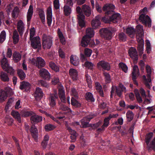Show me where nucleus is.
<instances>
[{
    "instance_id": "obj_1",
    "label": "nucleus",
    "mask_w": 155,
    "mask_h": 155,
    "mask_svg": "<svg viewBox=\"0 0 155 155\" xmlns=\"http://www.w3.org/2000/svg\"><path fill=\"white\" fill-rule=\"evenodd\" d=\"M116 31L115 28L109 27L101 28L99 31V32L102 38L106 40H110L112 38L113 34Z\"/></svg>"
},
{
    "instance_id": "obj_2",
    "label": "nucleus",
    "mask_w": 155,
    "mask_h": 155,
    "mask_svg": "<svg viewBox=\"0 0 155 155\" xmlns=\"http://www.w3.org/2000/svg\"><path fill=\"white\" fill-rule=\"evenodd\" d=\"M94 35V32L93 28H88L86 30V34L82 38L81 42L82 46L85 47L88 45L91 38Z\"/></svg>"
},
{
    "instance_id": "obj_3",
    "label": "nucleus",
    "mask_w": 155,
    "mask_h": 155,
    "mask_svg": "<svg viewBox=\"0 0 155 155\" xmlns=\"http://www.w3.org/2000/svg\"><path fill=\"white\" fill-rule=\"evenodd\" d=\"M53 43V38L45 34L42 35V45L44 49H50Z\"/></svg>"
},
{
    "instance_id": "obj_4",
    "label": "nucleus",
    "mask_w": 155,
    "mask_h": 155,
    "mask_svg": "<svg viewBox=\"0 0 155 155\" xmlns=\"http://www.w3.org/2000/svg\"><path fill=\"white\" fill-rule=\"evenodd\" d=\"M139 19L140 21L146 26L147 24L148 27H151V20L148 15L142 13L140 15Z\"/></svg>"
},
{
    "instance_id": "obj_5",
    "label": "nucleus",
    "mask_w": 155,
    "mask_h": 155,
    "mask_svg": "<svg viewBox=\"0 0 155 155\" xmlns=\"http://www.w3.org/2000/svg\"><path fill=\"white\" fill-rule=\"evenodd\" d=\"M30 40H31V46L33 48H40L41 45L40 39L39 37H34Z\"/></svg>"
},
{
    "instance_id": "obj_6",
    "label": "nucleus",
    "mask_w": 155,
    "mask_h": 155,
    "mask_svg": "<svg viewBox=\"0 0 155 155\" xmlns=\"http://www.w3.org/2000/svg\"><path fill=\"white\" fill-rule=\"evenodd\" d=\"M115 6L112 4H106L103 8V10L105 11L106 15H110L114 12Z\"/></svg>"
},
{
    "instance_id": "obj_7",
    "label": "nucleus",
    "mask_w": 155,
    "mask_h": 155,
    "mask_svg": "<svg viewBox=\"0 0 155 155\" xmlns=\"http://www.w3.org/2000/svg\"><path fill=\"white\" fill-rule=\"evenodd\" d=\"M122 91L121 90L120 88L113 86L112 87L111 91L110 97L112 98L113 95L114 94H115V95H117L119 97H120L122 94Z\"/></svg>"
},
{
    "instance_id": "obj_8",
    "label": "nucleus",
    "mask_w": 155,
    "mask_h": 155,
    "mask_svg": "<svg viewBox=\"0 0 155 155\" xmlns=\"http://www.w3.org/2000/svg\"><path fill=\"white\" fill-rule=\"evenodd\" d=\"M58 98V96L57 92L54 94H50L49 97V103L50 106L54 107L56 105V99Z\"/></svg>"
},
{
    "instance_id": "obj_9",
    "label": "nucleus",
    "mask_w": 155,
    "mask_h": 155,
    "mask_svg": "<svg viewBox=\"0 0 155 155\" xmlns=\"http://www.w3.org/2000/svg\"><path fill=\"white\" fill-rule=\"evenodd\" d=\"M97 66L98 68H102L104 70L107 71L109 70L110 68L109 64L104 61H99L97 64Z\"/></svg>"
},
{
    "instance_id": "obj_10",
    "label": "nucleus",
    "mask_w": 155,
    "mask_h": 155,
    "mask_svg": "<svg viewBox=\"0 0 155 155\" xmlns=\"http://www.w3.org/2000/svg\"><path fill=\"white\" fill-rule=\"evenodd\" d=\"M129 54L130 57L134 61H137L138 57L136 49L133 47L130 48L129 50Z\"/></svg>"
},
{
    "instance_id": "obj_11",
    "label": "nucleus",
    "mask_w": 155,
    "mask_h": 155,
    "mask_svg": "<svg viewBox=\"0 0 155 155\" xmlns=\"http://www.w3.org/2000/svg\"><path fill=\"white\" fill-rule=\"evenodd\" d=\"M136 38L137 39H143V27L140 25H137L136 27Z\"/></svg>"
},
{
    "instance_id": "obj_12",
    "label": "nucleus",
    "mask_w": 155,
    "mask_h": 155,
    "mask_svg": "<svg viewBox=\"0 0 155 155\" xmlns=\"http://www.w3.org/2000/svg\"><path fill=\"white\" fill-rule=\"evenodd\" d=\"M139 71L138 67L137 65H134L133 68L132 73V78L134 84L138 85V83L136 81L137 75L139 74Z\"/></svg>"
},
{
    "instance_id": "obj_13",
    "label": "nucleus",
    "mask_w": 155,
    "mask_h": 155,
    "mask_svg": "<svg viewBox=\"0 0 155 155\" xmlns=\"http://www.w3.org/2000/svg\"><path fill=\"white\" fill-rule=\"evenodd\" d=\"M137 41L138 42L137 46V51L139 52V54L141 56L143 53L144 41L143 39H137Z\"/></svg>"
},
{
    "instance_id": "obj_14",
    "label": "nucleus",
    "mask_w": 155,
    "mask_h": 155,
    "mask_svg": "<svg viewBox=\"0 0 155 155\" xmlns=\"http://www.w3.org/2000/svg\"><path fill=\"white\" fill-rule=\"evenodd\" d=\"M30 132L32 137L35 140L37 141L38 140V129L35 125H31L30 128Z\"/></svg>"
},
{
    "instance_id": "obj_15",
    "label": "nucleus",
    "mask_w": 155,
    "mask_h": 155,
    "mask_svg": "<svg viewBox=\"0 0 155 155\" xmlns=\"http://www.w3.org/2000/svg\"><path fill=\"white\" fill-rule=\"evenodd\" d=\"M46 18L47 20V24L49 26H50L52 21V11L51 8L49 7L47 10Z\"/></svg>"
},
{
    "instance_id": "obj_16",
    "label": "nucleus",
    "mask_w": 155,
    "mask_h": 155,
    "mask_svg": "<svg viewBox=\"0 0 155 155\" xmlns=\"http://www.w3.org/2000/svg\"><path fill=\"white\" fill-rule=\"evenodd\" d=\"M100 19V16L98 15L95 17V19L92 20L91 25L93 28H97L100 26L101 24Z\"/></svg>"
},
{
    "instance_id": "obj_17",
    "label": "nucleus",
    "mask_w": 155,
    "mask_h": 155,
    "mask_svg": "<svg viewBox=\"0 0 155 155\" xmlns=\"http://www.w3.org/2000/svg\"><path fill=\"white\" fill-rule=\"evenodd\" d=\"M42 117L37 115L33 112V114L31 115L30 120L32 124H35L37 123L42 120Z\"/></svg>"
},
{
    "instance_id": "obj_18",
    "label": "nucleus",
    "mask_w": 155,
    "mask_h": 155,
    "mask_svg": "<svg viewBox=\"0 0 155 155\" xmlns=\"http://www.w3.org/2000/svg\"><path fill=\"white\" fill-rule=\"evenodd\" d=\"M40 76L44 79L49 80L50 74L48 71L45 68H42L39 70Z\"/></svg>"
},
{
    "instance_id": "obj_19",
    "label": "nucleus",
    "mask_w": 155,
    "mask_h": 155,
    "mask_svg": "<svg viewBox=\"0 0 155 155\" xmlns=\"http://www.w3.org/2000/svg\"><path fill=\"white\" fill-rule=\"evenodd\" d=\"M31 86L30 84L28 82L23 81L20 83L19 88L21 90H24L27 91H29Z\"/></svg>"
},
{
    "instance_id": "obj_20",
    "label": "nucleus",
    "mask_w": 155,
    "mask_h": 155,
    "mask_svg": "<svg viewBox=\"0 0 155 155\" xmlns=\"http://www.w3.org/2000/svg\"><path fill=\"white\" fill-rule=\"evenodd\" d=\"M92 117L89 118L88 117H85L81 120L82 128H86L90 126L89 122Z\"/></svg>"
},
{
    "instance_id": "obj_21",
    "label": "nucleus",
    "mask_w": 155,
    "mask_h": 155,
    "mask_svg": "<svg viewBox=\"0 0 155 155\" xmlns=\"http://www.w3.org/2000/svg\"><path fill=\"white\" fill-rule=\"evenodd\" d=\"M25 27L24 24L21 20H19L17 23V29L20 35H22L24 31Z\"/></svg>"
},
{
    "instance_id": "obj_22",
    "label": "nucleus",
    "mask_w": 155,
    "mask_h": 155,
    "mask_svg": "<svg viewBox=\"0 0 155 155\" xmlns=\"http://www.w3.org/2000/svg\"><path fill=\"white\" fill-rule=\"evenodd\" d=\"M33 13V8L32 5H30L27 14V21L28 25H30V21Z\"/></svg>"
},
{
    "instance_id": "obj_23",
    "label": "nucleus",
    "mask_w": 155,
    "mask_h": 155,
    "mask_svg": "<svg viewBox=\"0 0 155 155\" xmlns=\"http://www.w3.org/2000/svg\"><path fill=\"white\" fill-rule=\"evenodd\" d=\"M37 62L36 66L38 68H41L44 67L45 65V62L41 57L37 58Z\"/></svg>"
},
{
    "instance_id": "obj_24",
    "label": "nucleus",
    "mask_w": 155,
    "mask_h": 155,
    "mask_svg": "<svg viewBox=\"0 0 155 155\" xmlns=\"http://www.w3.org/2000/svg\"><path fill=\"white\" fill-rule=\"evenodd\" d=\"M58 95L61 101L63 102H65V93L63 87H61L59 88Z\"/></svg>"
},
{
    "instance_id": "obj_25",
    "label": "nucleus",
    "mask_w": 155,
    "mask_h": 155,
    "mask_svg": "<svg viewBox=\"0 0 155 155\" xmlns=\"http://www.w3.org/2000/svg\"><path fill=\"white\" fill-rule=\"evenodd\" d=\"M111 21L114 23H116L119 21L121 19L120 15L117 13L114 14L110 17Z\"/></svg>"
},
{
    "instance_id": "obj_26",
    "label": "nucleus",
    "mask_w": 155,
    "mask_h": 155,
    "mask_svg": "<svg viewBox=\"0 0 155 155\" xmlns=\"http://www.w3.org/2000/svg\"><path fill=\"white\" fill-rule=\"evenodd\" d=\"M71 63L74 66H78L79 64V59L78 58L76 55H72L70 58Z\"/></svg>"
},
{
    "instance_id": "obj_27",
    "label": "nucleus",
    "mask_w": 155,
    "mask_h": 155,
    "mask_svg": "<svg viewBox=\"0 0 155 155\" xmlns=\"http://www.w3.org/2000/svg\"><path fill=\"white\" fill-rule=\"evenodd\" d=\"M82 8L86 16H90L91 14V9L89 6L85 4L83 5L82 6Z\"/></svg>"
},
{
    "instance_id": "obj_28",
    "label": "nucleus",
    "mask_w": 155,
    "mask_h": 155,
    "mask_svg": "<svg viewBox=\"0 0 155 155\" xmlns=\"http://www.w3.org/2000/svg\"><path fill=\"white\" fill-rule=\"evenodd\" d=\"M70 75L73 80H77L78 78V72L73 68H71L69 71Z\"/></svg>"
},
{
    "instance_id": "obj_29",
    "label": "nucleus",
    "mask_w": 155,
    "mask_h": 155,
    "mask_svg": "<svg viewBox=\"0 0 155 155\" xmlns=\"http://www.w3.org/2000/svg\"><path fill=\"white\" fill-rule=\"evenodd\" d=\"M0 78L2 81L5 82H8L10 80L8 75L3 71L1 72Z\"/></svg>"
},
{
    "instance_id": "obj_30",
    "label": "nucleus",
    "mask_w": 155,
    "mask_h": 155,
    "mask_svg": "<svg viewBox=\"0 0 155 155\" xmlns=\"http://www.w3.org/2000/svg\"><path fill=\"white\" fill-rule=\"evenodd\" d=\"M95 87L96 90L99 93L100 95L102 97H103L104 93L102 87L99 82H95Z\"/></svg>"
},
{
    "instance_id": "obj_31",
    "label": "nucleus",
    "mask_w": 155,
    "mask_h": 155,
    "mask_svg": "<svg viewBox=\"0 0 155 155\" xmlns=\"http://www.w3.org/2000/svg\"><path fill=\"white\" fill-rule=\"evenodd\" d=\"M11 114L17 120L19 123H20L21 122L20 115L18 111L15 110L12 111Z\"/></svg>"
},
{
    "instance_id": "obj_32",
    "label": "nucleus",
    "mask_w": 155,
    "mask_h": 155,
    "mask_svg": "<svg viewBox=\"0 0 155 155\" xmlns=\"http://www.w3.org/2000/svg\"><path fill=\"white\" fill-rule=\"evenodd\" d=\"M78 24L80 26L81 28L84 27L85 26V23L84 21L85 16L84 15H80V17H78Z\"/></svg>"
},
{
    "instance_id": "obj_33",
    "label": "nucleus",
    "mask_w": 155,
    "mask_h": 155,
    "mask_svg": "<svg viewBox=\"0 0 155 155\" xmlns=\"http://www.w3.org/2000/svg\"><path fill=\"white\" fill-rule=\"evenodd\" d=\"M21 57L20 54L16 52H14L13 54V58L15 62H18L19 61Z\"/></svg>"
},
{
    "instance_id": "obj_34",
    "label": "nucleus",
    "mask_w": 155,
    "mask_h": 155,
    "mask_svg": "<svg viewBox=\"0 0 155 155\" xmlns=\"http://www.w3.org/2000/svg\"><path fill=\"white\" fill-rule=\"evenodd\" d=\"M12 38L13 42L14 44H17L19 41V35L16 31H15L13 34Z\"/></svg>"
},
{
    "instance_id": "obj_35",
    "label": "nucleus",
    "mask_w": 155,
    "mask_h": 155,
    "mask_svg": "<svg viewBox=\"0 0 155 155\" xmlns=\"http://www.w3.org/2000/svg\"><path fill=\"white\" fill-rule=\"evenodd\" d=\"M63 11L64 15L66 16H68L71 13V9L69 6L66 5L64 7Z\"/></svg>"
},
{
    "instance_id": "obj_36",
    "label": "nucleus",
    "mask_w": 155,
    "mask_h": 155,
    "mask_svg": "<svg viewBox=\"0 0 155 155\" xmlns=\"http://www.w3.org/2000/svg\"><path fill=\"white\" fill-rule=\"evenodd\" d=\"M20 12L19 8L17 6L15 7L12 13V16L14 19H16L18 17Z\"/></svg>"
},
{
    "instance_id": "obj_37",
    "label": "nucleus",
    "mask_w": 155,
    "mask_h": 155,
    "mask_svg": "<svg viewBox=\"0 0 155 155\" xmlns=\"http://www.w3.org/2000/svg\"><path fill=\"white\" fill-rule=\"evenodd\" d=\"M146 68L147 72V78L148 81H149V82L150 83L151 81V68L148 65H147L146 66Z\"/></svg>"
},
{
    "instance_id": "obj_38",
    "label": "nucleus",
    "mask_w": 155,
    "mask_h": 155,
    "mask_svg": "<svg viewBox=\"0 0 155 155\" xmlns=\"http://www.w3.org/2000/svg\"><path fill=\"white\" fill-rule=\"evenodd\" d=\"M43 95V93L42 90L39 87H37L36 89L35 97H41Z\"/></svg>"
},
{
    "instance_id": "obj_39",
    "label": "nucleus",
    "mask_w": 155,
    "mask_h": 155,
    "mask_svg": "<svg viewBox=\"0 0 155 155\" xmlns=\"http://www.w3.org/2000/svg\"><path fill=\"white\" fill-rule=\"evenodd\" d=\"M1 65L2 68L4 70L9 66L8 61L7 59L5 57L4 55V57L1 61Z\"/></svg>"
},
{
    "instance_id": "obj_40",
    "label": "nucleus",
    "mask_w": 155,
    "mask_h": 155,
    "mask_svg": "<svg viewBox=\"0 0 155 155\" xmlns=\"http://www.w3.org/2000/svg\"><path fill=\"white\" fill-rule=\"evenodd\" d=\"M135 33V30L134 28L132 27L128 28L126 29V33L132 38L134 35Z\"/></svg>"
},
{
    "instance_id": "obj_41",
    "label": "nucleus",
    "mask_w": 155,
    "mask_h": 155,
    "mask_svg": "<svg viewBox=\"0 0 155 155\" xmlns=\"http://www.w3.org/2000/svg\"><path fill=\"white\" fill-rule=\"evenodd\" d=\"M134 114L132 111L129 110L126 113V117L127 119V121L130 122L134 118Z\"/></svg>"
},
{
    "instance_id": "obj_42",
    "label": "nucleus",
    "mask_w": 155,
    "mask_h": 155,
    "mask_svg": "<svg viewBox=\"0 0 155 155\" xmlns=\"http://www.w3.org/2000/svg\"><path fill=\"white\" fill-rule=\"evenodd\" d=\"M38 13L39 17L41 20V22L43 24L45 23V15L44 11L41 9H40L38 10Z\"/></svg>"
},
{
    "instance_id": "obj_43",
    "label": "nucleus",
    "mask_w": 155,
    "mask_h": 155,
    "mask_svg": "<svg viewBox=\"0 0 155 155\" xmlns=\"http://www.w3.org/2000/svg\"><path fill=\"white\" fill-rule=\"evenodd\" d=\"M58 34L61 42L62 44H64L65 43V39L60 29L59 28L58 30Z\"/></svg>"
},
{
    "instance_id": "obj_44",
    "label": "nucleus",
    "mask_w": 155,
    "mask_h": 155,
    "mask_svg": "<svg viewBox=\"0 0 155 155\" xmlns=\"http://www.w3.org/2000/svg\"><path fill=\"white\" fill-rule=\"evenodd\" d=\"M134 92L137 101L139 103H142L143 101L141 97L140 96L138 90L137 89H135L134 90Z\"/></svg>"
},
{
    "instance_id": "obj_45",
    "label": "nucleus",
    "mask_w": 155,
    "mask_h": 155,
    "mask_svg": "<svg viewBox=\"0 0 155 155\" xmlns=\"http://www.w3.org/2000/svg\"><path fill=\"white\" fill-rule=\"evenodd\" d=\"M17 74L20 78L21 80L25 79L26 77V74L25 72L21 69L17 70Z\"/></svg>"
},
{
    "instance_id": "obj_46",
    "label": "nucleus",
    "mask_w": 155,
    "mask_h": 155,
    "mask_svg": "<svg viewBox=\"0 0 155 155\" xmlns=\"http://www.w3.org/2000/svg\"><path fill=\"white\" fill-rule=\"evenodd\" d=\"M59 109L64 111H67L68 112L71 111L70 108L64 104H59Z\"/></svg>"
},
{
    "instance_id": "obj_47",
    "label": "nucleus",
    "mask_w": 155,
    "mask_h": 155,
    "mask_svg": "<svg viewBox=\"0 0 155 155\" xmlns=\"http://www.w3.org/2000/svg\"><path fill=\"white\" fill-rule=\"evenodd\" d=\"M85 97L87 101L91 102H94V99L93 97V94L91 92H88L87 93Z\"/></svg>"
},
{
    "instance_id": "obj_48",
    "label": "nucleus",
    "mask_w": 155,
    "mask_h": 155,
    "mask_svg": "<svg viewBox=\"0 0 155 155\" xmlns=\"http://www.w3.org/2000/svg\"><path fill=\"white\" fill-rule=\"evenodd\" d=\"M71 104L75 107H80L81 106V104L74 98L72 97L71 99Z\"/></svg>"
},
{
    "instance_id": "obj_49",
    "label": "nucleus",
    "mask_w": 155,
    "mask_h": 155,
    "mask_svg": "<svg viewBox=\"0 0 155 155\" xmlns=\"http://www.w3.org/2000/svg\"><path fill=\"white\" fill-rule=\"evenodd\" d=\"M86 81L87 84L88 86L90 88L92 87V81L91 79V77L88 74H86L85 75Z\"/></svg>"
},
{
    "instance_id": "obj_50",
    "label": "nucleus",
    "mask_w": 155,
    "mask_h": 155,
    "mask_svg": "<svg viewBox=\"0 0 155 155\" xmlns=\"http://www.w3.org/2000/svg\"><path fill=\"white\" fill-rule=\"evenodd\" d=\"M103 74L104 76L105 82L106 84L110 83L111 81V77L109 73L106 72L103 73Z\"/></svg>"
},
{
    "instance_id": "obj_51",
    "label": "nucleus",
    "mask_w": 155,
    "mask_h": 155,
    "mask_svg": "<svg viewBox=\"0 0 155 155\" xmlns=\"http://www.w3.org/2000/svg\"><path fill=\"white\" fill-rule=\"evenodd\" d=\"M7 97V93L5 91H2L0 93V102L4 101Z\"/></svg>"
},
{
    "instance_id": "obj_52",
    "label": "nucleus",
    "mask_w": 155,
    "mask_h": 155,
    "mask_svg": "<svg viewBox=\"0 0 155 155\" xmlns=\"http://www.w3.org/2000/svg\"><path fill=\"white\" fill-rule=\"evenodd\" d=\"M6 33L5 31H2L0 34V43H2L5 39Z\"/></svg>"
},
{
    "instance_id": "obj_53",
    "label": "nucleus",
    "mask_w": 155,
    "mask_h": 155,
    "mask_svg": "<svg viewBox=\"0 0 155 155\" xmlns=\"http://www.w3.org/2000/svg\"><path fill=\"white\" fill-rule=\"evenodd\" d=\"M49 65L50 67L54 71L57 72L59 71V68L55 64L51 61L49 63Z\"/></svg>"
},
{
    "instance_id": "obj_54",
    "label": "nucleus",
    "mask_w": 155,
    "mask_h": 155,
    "mask_svg": "<svg viewBox=\"0 0 155 155\" xmlns=\"http://www.w3.org/2000/svg\"><path fill=\"white\" fill-rule=\"evenodd\" d=\"M33 112L31 111H22L21 112V115L22 117H26L31 116L33 114Z\"/></svg>"
},
{
    "instance_id": "obj_55",
    "label": "nucleus",
    "mask_w": 155,
    "mask_h": 155,
    "mask_svg": "<svg viewBox=\"0 0 155 155\" xmlns=\"http://www.w3.org/2000/svg\"><path fill=\"white\" fill-rule=\"evenodd\" d=\"M55 128V127L51 124H48L45 125V130L46 131H49L54 130Z\"/></svg>"
},
{
    "instance_id": "obj_56",
    "label": "nucleus",
    "mask_w": 155,
    "mask_h": 155,
    "mask_svg": "<svg viewBox=\"0 0 155 155\" xmlns=\"http://www.w3.org/2000/svg\"><path fill=\"white\" fill-rule=\"evenodd\" d=\"M147 148L148 150L152 149L155 151V138L153 140L150 145L147 146Z\"/></svg>"
},
{
    "instance_id": "obj_57",
    "label": "nucleus",
    "mask_w": 155,
    "mask_h": 155,
    "mask_svg": "<svg viewBox=\"0 0 155 155\" xmlns=\"http://www.w3.org/2000/svg\"><path fill=\"white\" fill-rule=\"evenodd\" d=\"M153 136V134L152 133H149L147 135L146 138V143L147 146L149 145V142Z\"/></svg>"
},
{
    "instance_id": "obj_58",
    "label": "nucleus",
    "mask_w": 155,
    "mask_h": 155,
    "mask_svg": "<svg viewBox=\"0 0 155 155\" xmlns=\"http://www.w3.org/2000/svg\"><path fill=\"white\" fill-rule=\"evenodd\" d=\"M4 70L6 71L8 73L10 74L11 75H13L14 74L15 71L12 67L9 66L7 67L6 69H5Z\"/></svg>"
},
{
    "instance_id": "obj_59",
    "label": "nucleus",
    "mask_w": 155,
    "mask_h": 155,
    "mask_svg": "<svg viewBox=\"0 0 155 155\" xmlns=\"http://www.w3.org/2000/svg\"><path fill=\"white\" fill-rule=\"evenodd\" d=\"M119 65L122 70L125 73H127V71L128 68L127 65L123 63H120L119 64Z\"/></svg>"
},
{
    "instance_id": "obj_60",
    "label": "nucleus",
    "mask_w": 155,
    "mask_h": 155,
    "mask_svg": "<svg viewBox=\"0 0 155 155\" xmlns=\"http://www.w3.org/2000/svg\"><path fill=\"white\" fill-rule=\"evenodd\" d=\"M119 39L120 40L123 41H125L126 40V36L125 34L122 32L120 33L118 35Z\"/></svg>"
},
{
    "instance_id": "obj_61",
    "label": "nucleus",
    "mask_w": 155,
    "mask_h": 155,
    "mask_svg": "<svg viewBox=\"0 0 155 155\" xmlns=\"http://www.w3.org/2000/svg\"><path fill=\"white\" fill-rule=\"evenodd\" d=\"M38 84L41 86L45 87L48 88L49 87V85L45 81L42 80L39 81L38 82Z\"/></svg>"
},
{
    "instance_id": "obj_62",
    "label": "nucleus",
    "mask_w": 155,
    "mask_h": 155,
    "mask_svg": "<svg viewBox=\"0 0 155 155\" xmlns=\"http://www.w3.org/2000/svg\"><path fill=\"white\" fill-rule=\"evenodd\" d=\"M110 118L109 117L105 118L104 120V123L102 125L105 128H107L109 125V120H110Z\"/></svg>"
},
{
    "instance_id": "obj_63",
    "label": "nucleus",
    "mask_w": 155,
    "mask_h": 155,
    "mask_svg": "<svg viewBox=\"0 0 155 155\" xmlns=\"http://www.w3.org/2000/svg\"><path fill=\"white\" fill-rule=\"evenodd\" d=\"M66 126L67 128V129L68 131L71 135H76V131L72 129L71 127H68L67 124H66Z\"/></svg>"
},
{
    "instance_id": "obj_64",
    "label": "nucleus",
    "mask_w": 155,
    "mask_h": 155,
    "mask_svg": "<svg viewBox=\"0 0 155 155\" xmlns=\"http://www.w3.org/2000/svg\"><path fill=\"white\" fill-rule=\"evenodd\" d=\"M92 52V50L89 48H87L84 49V54L87 57H90L91 55Z\"/></svg>"
}]
</instances>
